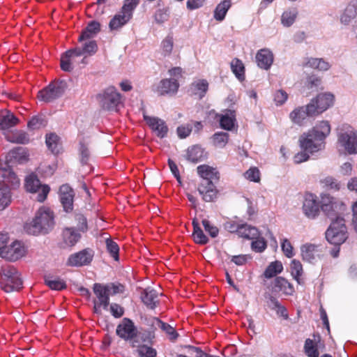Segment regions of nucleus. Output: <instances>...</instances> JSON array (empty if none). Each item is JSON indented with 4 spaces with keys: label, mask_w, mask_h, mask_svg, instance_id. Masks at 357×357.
<instances>
[{
    "label": "nucleus",
    "mask_w": 357,
    "mask_h": 357,
    "mask_svg": "<svg viewBox=\"0 0 357 357\" xmlns=\"http://www.w3.org/2000/svg\"><path fill=\"white\" fill-rule=\"evenodd\" d=\"M330 132L331 126L328 121L319 122L300 137L299 142L301 149L310 153L321 150L324 147V139Z\"/></svg>",
    "instance_id": "1"
},
{
    "label": "nucleus",
    "mask_w": 357,
    "mask_h": 357,
    "mask_svg": "<svg viewBox=\"0 0 357 357\" xmlns=\"http://www.w3.org/2000/svg\"><path fill=\"white\" fill-rule=\"evenodd\" d=\"M53 213L47 208L41 207L35 218L24 226L25 231L30 234L38 235L49 232L54 227Z\"/></svg>",
    "instance_id": "2"
},
{
    "label": "nucleus",
    "mask_w": 357,
    "mask_h": 357,
    "mask_svg": "<svg viewBox=\"0 0 357 357\" xmlns=\"http://www.w3.org/2000/svg\"><path fill=\"white\" fill-rule=\"evenodd\" d=\"M327 241L335 245H340L344 243L348 238L345 220L342 217H337L332 220L329 227L326 231Z\"/></svg>",
    "instance_id": "3"
},
{
    "label": "nucleus",
    "mask_w": 357,
    "mask_h": 357,
    "mask_svg": "<svg viewBox=\"0 0 357 357\" xmlns=\"http://www.w3.org/2000/svg\"><path fill=\"white\" fill-rule=\"evenodd\" d=\"M22 285V280L17 269L10 266L1 269V287L6 292L19 290Z\"/></svg>",
    "instance_id": "4"
},
{
    "label": "nucleus",
    "mask_w": 357,
    "mask_h": 357,
    "mask_svg": "<svg viewBox=\"0 0 357 357\" xmlns=\"http://www.w3.org/2000/svg\"><path fill=\"white\" fill-rule=\"evenodd\" d=\"M68 88V84L64 80H57L51 82L48 86L39 91L38 98L45 102H52L61 98Z\"/></svg>",
    "instance_id": "5"
},
{
    "label": "nucleus",
    "mask_w": 357,
    "mask_h": 357,
    "mask_svg": "<svg viewBox=\"0 0 357 357\" xmlns=\"http://www.w3.org/2000/svg\"><path fill=\"white\" fill-rule=\"evenodd\" d=\"M100 107L108 111H118L121 96L114 86H109L97 96Z\"/></svg>",
    "instance_id": "6"
},
{
    "label": "nucleus",
    "mask_w": 357,
    "mask_h": 357,
    "mask_svg": "<svg viewBox=\"0 0 357 357\" xmlns=\"http://www.w3.org/2000/svg\"><path fill=\"white\" fill-rule=\"evenodd\" d=\"M320 208L333 220L340 217V215L345 210V205L339 199L324 194L321 196Z\"/></svg>",
    "instance_id": "7"
},
{
    "label": "nucleus",
    "mask_w": 357,
    "mask_h": 357,
    "mask_svg": "<svg viewBox=\"0 0 357 357\" xmlns=\"http://www.w3.org/2000/svg\"><path fill=\"white\" fill-rule=\"evenodd\" d=\"M25 188L26 191L31 193H37L36 199L40 202H44L50 190L47 185L41 184L37 176L34 174H31L25 178Z\"/></svg>",
    "instance_id": "8"
},
{
    "label": "nucleus",
    "mask_w": 357,
    "mask_h": 357,
    "mask_svg": "<svg viewBox=\"0 0 357 357\" xmlns=\"http://www.w3.org/2000/svg\"><path fill=\"white\" fill-rule=\"evenodd\" d=\"M338 143L349 154L357 153V133L352 128L340 132Z\"/></svg>",
    "instance_id": "9"
},
{
    "label": "nucleus",
    "mask_w": 357,
    "mask_h": 357,
    "mask_svg": "<svg viewBox=\"0 0 357 357\" xmlns=\"http://www.w3.org/2000/svg\"><path fill=\"white\" fill-rule=\"evenodd\" d=\"M116 333L121 339L132 342L137 335V328L130 319L123 318L117 326Z\"/></svg>",
    "instance_id": "10"
},
{
    "label": "nucleus",
    "mask_w": 357,
    "mask_h": 357,
    "mask_svg": "<svg viewBox=\"0 0 357 357\" xmlns=\"http://www.w3.org/2000/svg\"><path fill=\"white\" fill-rule=\"evenodd\" d=\"M320 205L316 195L307 194L305 196L302 209L305 215L310 219H314L319 214Z\"/></svg>",
    "instance_id": "11"
},
{
    "label": "nucleus",
    "mask_w": 357,
    "mask_h": 357,
    "mask_svg": "<svg viewBox=\"0 0 357 357\" xmlns=\"http://www.w3.org/2000/svg\"><path fill=\"white\" fill-rule=\"evenodd\" d=\"M143 117L158 137L164 138L167 136L168 127L164 120L155 116H149L145 112L143 113Z\"/></svg>",
    "instance_id": "12"
},
{
    "label": "nucleus",
    "mask_w": 357,
    "mask_h": 357,
    "mask_svg": "<svg viewBox=\"0 0 357 357\" xmlns=\"http://www.w3.org/2000/svg\"><path fill=\"white\" fill-rule=\"evenodd\" d=\"M26 252L24 246L20 241L13 242L10 246L6 245V249L1 252V257L8 261H17L22 257Z\"/></svg>",
    "instance_id": "13"
},
{
    "label": "nucleus",
    "mask_w": 357,
    "mask_h": 357,
    "mask_svg": "<svg viewBox=\"0 0 357 357\" xmlns=\"http://www.w3.org/2000/svg\"><path fill=\"white\" fill-rule=\"evenodd\" d=\"M29 160V154L26 150L22 147H17L11 150L6 156L3 162L5 166L13 165L15 164H24Z\"/></svg>",
    "instance_id": "14"
},
{
    "label": "nucleus",
    "mask_w": 357,
    "mask_h": 357,
    "mask_svg": "<svg viewBox=\"0 0 357 357\" xmlns=\"http://www.w3.org/2000/svg\"><path fill=\"white\" fill-rule=\"evenodd\" d=\"M93 257V252L90 250H83L79 252L71 255L68 259L67 264L70 266H82L91 263Z\"/></svg>",
    "instance_id": "15"
},
{
    "label": "nucleus",
    "mask_w": 357,
    "mask_h": 357,
    "mask_svg": "<svg viewBox=\"0 0 357 357\" xmlns=\"http://www.w3.org/2000/svg\"><path fill=\"white\" fill-rule=\"evenodd\" d=\"M60 200L64 211L71 212L73 209L75 192L73 189L67 184L62 185L59 189Z\"/></svg>",
    "instance_id": "16"
},
{
    "label": "nucleus",
    "mask_w": 357,
    "mask_h": 357,
    "mask_svg": "<svg viewBox=\"0 0 357 357\" xmlns=\"http://www.w3.org/2000/svg\"><path fill=\"white\" fill-rule=\"evenodd\" d=\"M94 294L96 296V302L102 305L104 310H107L109 305V293L105 284L95 283L93 287Z\"/></svg>",
    "instance_id": "17"
},
{
    "label": "nucleus",
    "mask_w": 357,
    "mask_h": 357,
    "mask_svg": "<svg viewBox=\"0 0 357 357\" xmlns=\"http://www.w3.org/2000/svg\"><path fill=\"white\" fill-rule=\"evenodd\" d=\"M199 194L205 202H213L217 197V190L211 181H202L198 188Z\"/></svg>",
    "instance_id": "18"
},
{
    "label": "nucleus",
    "mask_w": 357,
    "mask_h": 357,
    "mask_svg": "<svg viewBox=\"0 0 357 357\" xmlns=\"http://www.w3.org/2000/svg\"><path fill=\"white\" fill-rule=\"evenodd\" d=\"M158 292L151 287L146 288L141 294L143 303L149 309L153 310L159 304Z\"/></svg>",
    "instance_id": "19"
},
{
    "label": "nucleus",
    "mask_w": 357,
    "mask_h": 357,
    "mask_svg": "<svg viewBox=\"0 0 357 357\" xmlns=\"http://www.w3.org/2000/svg\"><path fill=\"white\" fill-rule=\"evenodd\" d=\"M302 258L309 263H314L320 257L319 246L306 243L301 248Z\"/></svg>",
    "instance_id": "20"
},
{
    "label": "nucleus",
    "mask_w": 357,
    "mask_h": 357,
    "mask_svg": "<svg viewBox=\"0 0 357 357\" xmlns=\"http://www.w3.org/2000/svg\"><path fill=\"white\" fill-rule=\"evenodd\" d=\"M132 17V13L124 10L123 8L119 13L115 15L114 17L110 20L109 26V29L113 30H118L127 24Z\"/></svg>",
    "instance_id": "21"
},
{
    "label": "nucleus",
    "mask_w": 357,
    "mask_h": 357,
    "mask_svg": "<svg viewBox=\"0 0 357 357\" xmlns=\"http://www.w3.org/2000/svg\"><path fill=\"white\" fill-rule=\"evenodd\" d=\"M179 84L175 79H162L158 87L157 92L164 96L166 94H174L177 92Z\"/></svg>",
    "instance_id": "22"
},
{
    "label": "nucleus",
    "mask_w": 357,
    "mask_h": 357,
    "mask_svg": "<svg viewBox=\"0 0 357 357\" xmlns=\"http://www.w3.org/2000/svg\"><path fill=\"white\" fill-rule=\"evenodd\" d=\"M257 66L264 70H268L273 62V54L268 49H261L256 54Z\"/></svg>",
    "instance_id": "23"
},
{
    "label": "nucleus",
    "mask_w": 357,
    "mask_h": 357,
    "mask_svg": "<svg viewBox=\"0 0 357 357\" xmlns=\"http://www.w3.org/2000/svg\"><path fill=\"white\" fill-rule=\"evenodd\" d=\"M11 166L12 165H9L6 167L4 163L0 161V169L2 171L1 177L3 178V180L0 181V182H3L7 185L10 184L11 186L15 188L19 185L20 181L16 174L10 169Z\"/></svg>",
    "instance_id": "24"
},
{
    "label": "nucleus",
    "mask_w": 357,
    "mask_h": 357,
    "mask_svg": "<svg viewBox=\"0 0 357 357\" xmlns=\"http://www.w3.org/2000/svg\"><path fill=\"white\" fill-rule=\"evenodd\" d=\"M272 290L286 295H292L294 292L293 285L282 277H277L274 280Z\"/></svg>",
    "instance_id": "25"
},
{
    "label": "nucleus",
    "mask_w": 357,
    "mask_h": 357,
    "mask_svg": "<svg viewBox=\"0 0 357 357\" xmlns=\"http://www.w3.org/2000/svg\"><path fill=\"white\" fill-rule=\"evenodd\" d=\"M303 66L317 69L320 71H326L331 68V64L322 58L307 57L305 59Z\"/></svg>",
    "instance_id": "26"
},
{
    "label": "nucleus",
    "mask_w": 357,
    "mask_h": 357,
    "mask_svg": "<svg viewBox=\"0 0 357 357\" xmlns=\"http://www.w3.org/2000/svg\"><path fill=\"white\" fill-rule=\"evenodd\" d=\"M18 119L8 110L1 111L0 113V129L6 130L17 124Z\"/></svg>",
    "instance_id": "27"
},
{
    "label": "nucleus",
    "mask_w": 357,
    "mask_h": 357,
    "mask_svg": "<svg viewBox=\"0 0 357 357\" xmlns=\"http://www.w3.org/2000/svg\"><path fill=\"white\" fill-rule=\"evenodd\" d=\"M155 337L153 330L141 328L139 331H137V335L132 342V346L135 347L137 344H139L140 342L151 344Z\"/></svg>",
    "instance_id": "28"
},
{
    "label": "nucleus",
    "mask_w": 357,
    "mask_h": 357,
    "mask_svg": "<svg viewBox=\"0 0 357 357\" xmlns=\"http://www.w3.org/2000/svg\"><path fill=\"white\" fill-rule=\"evenodd\" d=\"M100 30V24L96 21L88 24L79 37V41H83L93 38Z\"/></svg>",
    "instance_id": "29"
},
{
    "label": "nucleus",
    "mask_w": 357,
    "mask_h": 357,
    "mask_svg": "<svg viewBox=\"0 0 357 357\" xmlns=\"http://www.w3.org/2000/svg\"><path fill=\"white\" fill-rule=\"evenodd\" d=\"M198 174L203 178V181H211L218 179V172L216 169L206 165H199L197 168Z\"/></svg>",
    "instance_id": "30"
},
{
    "label": "nucleus",
    "mask_w": 357,
    "mask_h": 357,
    "mask_svg": "<svg viewBox=\"0 0 357 357\" xmlns=\"http://www.w3.org/2000/svg\"><path fill=\"white\" fill-rule=\"evenodd\" d=\"M208 83L206 79H199L192 83L190 91L192 94L197 96L199 99H202L208 91Z\"/></svg>",
    "instance_id": "31"
},
{
    "label": "nucleus",
    "mask_w": 357,
    "mask_h": 357,
    "mask_svg": "<svg viewBox=\"0 0 357 357\" xmlns=\"http://www.w3.org/2000/svg\"><path fill=\"white\" fill-rule=\"evenodd\" d=\"M11 202L10 189L3 182H0V211L3 210Z\"/></svg>",
    "instance_id": "32"
},
{
    "label": "nucleus",
    "mask_w": 357,
    "mask_h": 357,
    "mask_svg": "<svg viewBox=\"0 0 357 357\" xmlns=\"http://www.w3.org/2000/svg\"><path fill=\"white\" fill-rule=\"evenodd\" d=\"M237 234L238 236L248 238L254 239L259 235L258 229L246 223H241Z\"/></svg>",
    "instance_id": "33"
},
{
    "label": "nucleus",
    "mask_w": 357,
    "mask_h": 357,
    "mask_svg": "<svg viewBox=\"0 0 357 357\" xmlns=\"http://www.w3.org/2000/svg\"><path fill=\"white\" fill-rule=\"evenodd\" d=\"M204 157V151L201 146L195 145L188 149L186 159L193 163H197Z\"/></svg>",
    "instance_id": "34"
},
{
    "label": "nucleus",
    "mask_w": 357,
    "mask_h": 357,
    "mask_svg": "<svg viewBox=\"0 0 357 357\" xmlns=\"http://www.w3.org/2000/svg\"><path fill=\"white\" fill-rule=\"evenodd\" d=\"M333 95L331 93H321L314 100L319 111L323 112L333 105Z\"/></svg>",
    "instance_id": "35"
},
{
    "label": "nucleus",
    "mask_w": 357,
    "mask_h": 357,
    "mask_svg": "<svg viewBox=\"0 0 357 357\" xmlns=\"http://www.w3.org/2000/svg\"><path fill=\"white\" fill-rule=\"evenodd\" d=\"M80 237V234L73 228H66L63 231V241L68 246L75 245Z\"/></svg>",
    "instance_id": "36"
},
{
    "label": "nucleus",
    "mask_w": 357,
    "mask_h": 357,
    "mask_svg": "<svg viewBox=\"0 0 357 357\" xmlns=\"http://www.w3.org/2000/svg\"><path fill=\"white\" fill-rule=\"evenodd\" d=\"M235 116V112L233 110H228L225 114L222 115L220 119L221 128L225 130H231L234 126Z\"/></svg>",
    "instance_id": "37"
},
{
    "label": "nucleus",
    "mask_w": 357,
    "mask_h": 357,
    "mask_svg": "<svg viewBox=\"0 0 357 357\" xmlns=\"http://www.w3.org/2000/svg\"><path fill=\"white\" fill-rule=\"evenodd\" d=\"M231 7V0H223L216 6L214 11V18L218 21H222Z\"/></svg>",
    "instance_id": "38"
},
{
    "label": "nucleus",
    "mask_w": 357,
    "mask_h": 357,
    "mask_svg": "<svg viewBox=\"0 0 357 357\" xmlns=\"http://www.w3.org/2000/svg\"><path fill=\"white\" fill-rule=\"evenodd\" d=\"M193 225V233L192 236L194 238V241L195 243L205 245L208 242V238L204 234L202 229H201L199 222L196 220H193L192 221Z\"/></svg>",
    "instance_id": "39"
},
{
    "label": "nucleus",
    "mask_w": 357,
    "mask_h": 357,
    "mask_svg": "<svg viewBox=\"0 0 357 357\" xmlns=\"http://www.w3.org/2000/svg\"><path fill=\"white\" fill-rule=\"evenodd\" d=\"M231 68L237 79L240 81L245 79V68L243 63L238 59H234L231 62Z\"/></svg>",
    "instance_id": "40"
},
{
    "label": "nucleus",
    "mask_w": 357,
    "mask_h": 357,
    "mask_svg": "<svg viewBox=\"0 0 357 357\" xmlns=\"http://www.w3.org/2000/svg\"><path fill=\"white\" fill-rule=\"evenodd\" d=\"M303 266L300 261L294 259L291 263V273L294 278L299 284H303V280L301 278L303 274Z\"/></svg>",
    "instance_id": "41"
},
{
    "label": "nucleus",
    "mask_w": 357,
    "mask_h": 357,
    "mask_svg": "<svg viewBox=\"0 0 357 357\" xmlns=\"http://www.w3.org/2000/svg\"><path fill=\"white\" fill-rule=\"evenodd\" d=\"M298 15L296 8H291L284 11L281 17V22L283 26L289 27L291 26Z\"/></svg>",
    "instance_id": "42"
},
{
    "label": "nucleus",
    "mask_w": 357,
    "mask_h": 357,
    "mask_svg": "<svg viewBox=\"0 0 357 357\" xmlns=\"http://www.w3.org/2000/svg\"><path fill=\"white\" fill-rule=\"evenodd\" d=\"M283 270L282 264L279 261L271 262L264 271V276L266 278H271L277 274L280 273Z\"/></svg>",
    "instance_id": "43"
},
{
    "label": "nucleus",
    "mask_w": 357,
    "mask_h": 357,
    "mask_svg": "<svg viewBox=\"0 0 357 357\" xmlns=\"http://www.w3.org/2000/svg\"><path fill=\"white\" fill-rule=\"evenodd\" d=\"M290 119L291 120L298 125H301L303 121L306 119L307 116H309L307 112H305V107H299L293 110L290 113Z\"/></svg>",
    "instance_id": "44"
},
{
    "label": "nucleus",
    "mask_w": 357,
    "mask_h": 357,
    "mask_svg": "<svg viewBox=\"0 0 357 357\" xmlns=\"http://www.w3.org/2000/svg\"><path fill=\"white\" fill-rule=\"evenodd\" d=\"M59 137L56 134L51 133L46 135V145L54 154H58L59 153Z\"/></svg>",
    "instance_id": "45"
},
{
    "label": "nucleus",
    "mask_w": 357,
    "mask_h": 357,
    "mask_svg": "<svg viewBox=\"0 0 357 357\" xmlns=\"http://www.w3.org/2000/svg\"><path fill=\"white\" fill-rule=\"evenodd\" d=\"M45 282L50 289L54 290L59 291L66 288L65 281L59 278L46 277Z\"/></svg>",
    "instance_id": "46"
},
{
    "label": "nucleus",
    "mask_w": 357,
    "mask_h": 357,
    "mask_svg": "<svg viewBox=\"0 0 357 357\" xmlns=\"http://www.w3.org/2000/svg\"><path fill=\"white\" fill-rule=\"evenodd\" d=\"M304 351L308 357H319V355L317 343L310 338L305 341Z\"/></svg>",
    "instance_id": "47"
},
{
    "label": "nucleus",
    "mask_w": 357,
    "mask_h": 357,
    "mask_svg": "<svg viewBox=\"0 0 357 357\" xmlns=\"http://www.w3.org/2000/svg\"><path fill=\"white\" fill-rule=\"evenodd\" d=\"M137 352L139 357H156L157 351L155 349L146 344H137Z\"/></svg>",
    "instance_id": "48"
},
{
    "label": "nucleus",
    "mask_w": 357,
    "mask_h": 357,
    "mask_svg": "<svg viewBox=\"0 0 357 357\" xmlns=\"http://www.w3.org/2000/svg\"><path fill=\"white\" fill-rule=\"evenodd\" d=\"M8 140L16 144H25L29 142V137L25 132L20 130L14 132L10 137H8Z\"/></svg>",
    "instance_id": "49"
},
{
    "label": "nucleus",
    "mask_w": 357,
    "mask_h": 357,
    "mask_svg": "<svg viewBox=\"0 0 357 357\" xmlns=\"http://www.w3.org/2000/svg\"><path fill=\"white\" fill-rule=\"evenodd\" d=\"M46 123L47 121L43 116L37 115L33 116L28 122V127L31 130H37L45 127Z\"/></svg>",
    "instance_id": "50"
},
{
    "label": "nucleus",
    "mask_w": 357,
    "mask_h": 357,
    "mask_svg": "<svg viewBox=\"0 0 357 357\" xmlns=\"http://www.w3.org/2000/svg\"><path fill=\"white\" fill-rule=\"evenodd\" d=\"M106 248L107 252L110 254L111 257L114 258L115 261L119 260V248L117 243L113 241L110 238H107L105 241Z\"/></svg>",
    "instance_id": "51"
},
{
    "label": "nucleus",
    "mask_w": 357,
    "mask_h": 357,
    "mask_svg": "<svg viewBox=\"0 0 357 357\" xmlns=\"http://www.w3.org/2000/svg\"><path fill=\"white\" fill-rule=\"evenodd\" d=\"M213 144L219 147H224L229 139V134L224 132H215L213 135Z\"/></svg>",
    "instance_id": "52"
},
{
    "label": "nucleus",
    "mask_w": 357,
    "mask_h": 357,
    "mask_svg": "<svg viewBox=\"0 0 357 357\" xmlns=\"http://www.w3.org/2000/svg\"><path fill=\"white\" fill-rule=\"evenodd\" d=\"M321 183L324 185V187L329 190L337 191L340 188V183L335 178L331 176H327L323 178L321 180Z\"/></svg>",
    "instance_id": "53"
},
{
    "label": "nucleus",
    "mask_w": 357,
    "mask_h": 357,
    "mask_svg": "<svg viewBox=\"0 0 357 357\" xmlns=\"http://www.w3.org/2000/svg\"><path fill=\"white\" fill-rule=\"evenodd\" d=\"M202 222L205 231L210 235L211 238H215L218 236V228L212 224L209 220L204 219L202 220Z\"/></svg>",
    "instance_id": "54"
},
{
    "label": "nucleus",
    "mask_w": 357,
    "mask_h": 357,
    "mask_svg": "<svg viewBox=\"0 0 357 357\" xmlns=\"http://www.w3.org/2000/svg\"><path fill=\"white\" fill-rule=\"evenodd\" d=\"M160 328L169 336V339L172 341L176 340L178 337V334L174 327L167 323L161 321Z\"/></svg>",
    "instance_id": "55"
},
{
    "label": "nucleus",
    "mask_w": 357,
    "mask_h": 357,
    "mask_svg": "<svg viewBox=\"0 0 357 357\" xmlns=\"http://www.w3.org/2000/svg\"><path fill=\"white\" fill-rule=\"evenodd\" d=\"M161 320L158 318L154 317H146L144 318V323L149 328L147 330H153V333L157 330V328H160Z\"/></svg>",
    "instance_id": "56"
},
{
    "label": "nucleus",
    "mask_w": 357,
    "mask_h": 357,
    "mask_svg": "<svg viewBox=\"0 0 357 357\" xmlns=\"http://www.w3.org/2000/svg\"><path fill=\"white\" fill-rule=\"evenodd\" d=\"M255 239L251 244L252 249L257 252H263L266 248V242L264 238L259 237V235Z\"/></svg>",
    "instance_id": "57"
},
{
    "label": "nucleus",
    "mask_w": 357,
    "mask_h": 357,
    "mask_svg": "<svg viewBox=\"0 0 357 357\" xmlns=\"http://www.w3.org/2000/svg\"><path fill=\"white\" fill-rule=\"evenodd\" d=\"M106 288L109 289L110 296H114L118 294H122L124 292L125 287L120 283H108L105 284Z\"/></svg>",
    "instance_id": "58"
},
{
    "label": "nucleus",
    "mask_w": 357,
    "mask_h": 357,
    "mask_svg": "<svg viewBox=\"0 0 357 357\" xmlns=\"http://www.w3.org/2000/svg\"><path fill=\"white\" fill-rule=\"evenodd\" d=\"M259 174L257 167H251L244 173V176L250 181L258 182L260 179Z\"/></svg>",
    "instance_id": "59"
},
{
    "label": "nucleus",
    "mask_w": 357,
    "mask_h": 357,
    "mask_svg": "<svg viewBox=\"0 0 357 357\" xmlns=\"http://www.w3.org/2000/svg\"><path fill=\"white\" fill-rule=\"evenodd\" d=\"M79 154L81 156L80 161L83 165L87 164L89 158V151L87 146L82 142L79 143Z\"/></svg>",
    "instance_id": "60"
},
{
    "label": "nucleus",
    "mask_w": 357,
    "mask_h": 357,
    "mask_svg": "<svg viewBox=\"0 0 357 357\" xmlns=\"http://www.w3.org/2000/svg\"><path fill=\"white\" fill-rule=\"evenodd\" d=\"M112 315L115 318H120L124 314V308L116 303L109 305Z\"/></svg>",
    "instance_id": "61"
},
{
    "label": "nucleus",
    "mask_w": 357,
    "mask_h": 357,
    "mask_svg": "<svg viewBox=\"0 0 357 357\" xmlns=\"http://www.w3.org/2000/svg\"><path fill=\"white\" fill-rule=\"evenodd\" d=\"M173 49V39L172 37H167L162 43V50L164 56L171 54Z\"/></svg>",
    "instance_id": "62"
},
{
    "label": "nucleus",
    "mask_w": 357,
    "mask_h": 357,
    "mask_svg": "<svg viewBox=\"0 0 357 357\" xmlns=\"http://www.w3.org/2000/svg\"><path fill=\"white\" fill-rule=\"evenodd\" d=\"M84 53L93 54L98 50V46L95 40H87L83 44L82 47Z\"/></svg>",
    "instance_id": "63"
},
{
    "label": "nucleus",
    "mask_w": 357,
    "mask_h": 357,
    "mask_svg": "<svg viewBox=\"0 0 357 357\" xmlns=\"http://www.w3.org/2000/svg\"><path fill=\"white\" fill-rule=\"evenodd\" d=\"M344 13L350 17L355 18L357 16V0H352L346 7Z\"/></svg>",
    "instance_id": "64"
}]
</instances>
